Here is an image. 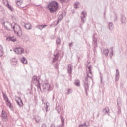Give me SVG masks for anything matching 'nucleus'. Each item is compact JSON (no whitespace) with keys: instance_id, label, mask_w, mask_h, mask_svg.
Wrapping results in <instances>:
<instances>
[{"instance_id":"1","label":"nucleus","mask_w":127,"mask_h":127,"mask_svg":"<svg viewBox=\"0 0 127 127\" xmlns=\"http://www.w3.org/2000/svg\"><path fill=\"white\" fill-rule=\"evenodd\" d=\"M3 25L6 30L10 31L11 29H13L14 32L16 33L18 36H21L22 35L21 28H20V26L18 24H16V23H11L8 21H6L3 22Z\"/></svg>"},{"instance_id":"2","label":"nucleus","mask_w":127,"mask_h":127,"mask_svg":"<svg viewBox=\"0 0 127 127\" xmlns=\"http://www.w3.org/2000/svg\"><path fill=\"white\" fill-rule=\"evenodd\" d=\"M88 69L89 70L88 73H87V77H85L83 80V84L85 90V93L86 94V96H88V91H89V78L92 79L93 75L92 74V66L89 65L88 67Z\"/></svg>"},{"instance_id":"3","label":"nucleus","mask_w":127,"mask_h":127,"mask_svg":"<svg viewBox=\"0 0 127 127\" xmlns=\"http://www.w3.org/2000/svg\"><path fill=\"white\" fill-rule=\"evenodd\" d=\"M47 8L49 9L50 13H54L59 8V4L56 1H53L48 3Z\"/></svg>"},{"instance_id":"4","label":"nucleus","mask_w":127,"mask_h":127,"mask_svg":"<svg viewBox=\"0 0 127 127\" xmlns=\"http://www.w3.org/2000/svg\"><path fill=\"white\" fill-rule=\"evenodd\" d=\"M43 89L44 91H45V92H47V91L50 92V91L53 90V86H52V85L49 84L48 80H46V81H44L43 84Z\"/></svg>"},{"instance_id":"5","label":"nucleus","mask_w":127,"mask_h":127,"mask_svg":"<svg viewBox=\"0 0 127 127\" xmlns=\"http://www.w3.org/2000/svg\"><path fill=\"white\" fill-rule=\"evenodd\" d=\"M31 83L34 84V85H35L37 87L38 89H40V90H41V87H40V83H39V80L37 79V76H34L33 77Z\"/></svg>"},{"instance_id":"6","label":"nucleus","mask_w":127,"mask_h":127,"mask_svg":"<svg viewBox=\"0 0 127 127\" xmlns=\"http://www.w3.org/2000/svg\"><path fill=\"white\" fill-rule=\"evenodd\" d=\"M13 50L17 54H22L24 52V49L20 47L16 48Z\"/></svg>"},{"instance_id":"7","label":"nucleus","mask_w":127,"mask_h":127,"mask_svg":"<svg viewBox=\"0 0 127 127\" xmlns=\"http://www.w3.org/2000/svg\"><path fill=\"white\" fill-rule=\"evenodd\" d=\"M3 3H4V5H6V7H7V8L10 10V11H13V8L10 6V5H9L7 0H3Z\"/></svg>"},{"instance_id":"8","label":"nucleus","mask_w":127,"mask_h":127,"mask_svg":"<svg viewBox=\"0 0 127 127\" xmlns=\"http://www.w3.org/2000/svg\"><path fill=\"white\" fill-rule=\"evenodd\" d=\"M86 16H87V13H85V12L82 11L81 14L80 18H81V22L82 23H84L86 21Z\"/></svg>"},{"instance_id":"9","label":"nucleus","mask_w":127,"mask_h":127,"mask_svg":"<svg viewBox=\"0 0 127 127\" xmlns=\"http://www.w3.org/2000/svg\"><path fill=\"white\" fill-rule=\"evenodd\" d=\"M60 55V54L59 53V52H58L56 54L54 53V58L53 59V62H56L57 60H58V58L59 57V56Z\"/></svg>"},{"instance_id":"10","label":"nucleus","mask_w":127,"mask_h":127,"mask_svg":"<svg viewBox=\"0 0 127 127\" xmlns=\"http://www.w3.org/2000/svg\"><path fill=\"white\" fill-rule=\"evenodd\" d=\"M120 19L122 24H126L127 22V19L126 18V17H125V16L121 15Z\"/></svg>"},{"instance_id":"11","label":"nucleus","mask_w":127,"mask_h":127,"mask_svg":"<svg viewBox=\"0 0 127 127\" xmlns=\"http://www.w3.org/2000/svg\"><path fill=\"white\" fill-rule=\"evenodd\" d=\"M16 3L17 6L23 8V7H21V5H22V4L23 3V1L22 0H16Z\"/></svg>"},{"instance_id":"12","label":"nucleus","mask_w":127,"mask_h":127,"mask_svg":"<svg viewBox=\"0 0 127 127\" xmlns=\"http://www.w3.org/2000/svg\"><path fill=\"white\" fill-rule=\"evenodd\" d=\"M93 44H94V47H97V37H96V34H94L93 35Z\"/></svg>"},{"instance_id":"13","label":"nucleus","mask_w":127,"mask_h":127,"mask_svg":"<svg viewBox=\"0 0 127 127\" xmlns=\"http://www.w3.org/2000/svg\"><path fill=\"white\" fill-rule=\"evenodd\" d=\"M73 71V65L71 64H68L67 67V72L68 74H71Z\"/></svg>"},{"instance_id":"14","label":"nucleus","mask_w":127,"mask_h":127,"mask_svg":"<svg viewBox=\"0 0 127 127\" xmlns=\"http://www.w3.org/2000/svg\"><path fill=\"white\" fill-rule=\"evenodd\" d=\"M24 27L26 28V29H27L28 30H30L31 28H32V26H31V24L30 23H27L25 24L24 25Z\"/></svg>"},{"instance_id":"15","label":"nucleus","mask_w":127,"mask_h":127,"mask_svg":"<svg viewBox=\"0 0 127 127\" xmlns=\"http://www.w3.org/2000/svg\"><path fill=\"white\" fill-rule=\"evenodd\" d=\"M115 81H119L120 79V72L118 69H116Z\"/></svg>"},{"instance_id":"16","label":"nucleus","mask_w":127,"mask_h":127,"mask_svg":"<svg viewBox=\"0 0 127 127\" xmlns=\"http://www.w3.org/2000/svg\"><path fill=\"white\" fill-rule=\"evenodd\" d=\"M7 41H12V42H15L16 41V38H14L13 37H9L6 38Z\"/></svg>"},{"instance_id":"17","label":"nucleus","mask_w":127,"mask_h":127,"mask_svg":"<svg viewBox=\"0 0 127 127\" xmlns=\"http://www.w3.org/2000/svg\"><path fill=\"white\" fill-rule=\"evenodd\" d=\"M46 26H47V25H38L37 26V28L40 29V30H42V29L46 27Z\"/></svg>"},{"instance_id":"18","label":"nucleus","mask_w":127,"mask_h":127,"mask_svg":"<svg viewBox=\"0 0 127 127\" xmlns=\"http://www.w3.org/2000/svg\"><path fill=\"white\" fill-rule=\"evenodd\" d=\"M55 109L58 114H61V107L59 105H56Z\"/></svg>"},{"instance_id":"19","label":"nucleus","mask_w":127,"mask_h":127,"mask_svg":"<svg viewBox=\"0 0 127 127\" xmlns=\"http://www.w3.org/2000/svg\"><path fill=\"white\" fill-rule=\"evenodd\" d=\"M109 29L110 31H112L114 29V24L112 22H109L108 24Z\"/></svg>"},{"instance_id":"20","label":"nucleus","mask_w":127,"mask_h":127,"mask_svg":"<svg viewBox=\"0 0 127 127\" xmlns=\"http://www.w3.org/2000/svg\"><path fill=\"white\" fill-rule=\"evenodd\" d=\"M2 117L3 120H6V118H7V116L6 115V113L3 110L2 111Z\"/></svg>"},{"instance_id":"21","label":"nucleus","mask_w":127,"mask_h":127,"mask_svg":"<svg viewBox=\"0 0 127 127\" xmlns=\"http://www.w3.org/2000/svg\"><path fill=\"white\" fill-rule=\"evenodd\" d=\"M102 112L104 113V114H108V113L110 112V109H109V107H106L103 110Z\"/></svg>"},{"instance_id":"22","label":"nucleus","mask_w":127,"mask_h":127,"mask_svg":"<svg viewBox=\"0 0 127 127\" xmlns=\"http://www.w3.org/2000/svg\"><path fill=\"white\" fill-rule=\"evenodd\" d=\"M34 120H35V121L37 123L40 122V120H41V118L39 116H37L35 117L34 118Z\"/></svg>"},{"instance_id":"23","label":"nucleus","mask_w":127,"mask_h":127,"mask_svg":"<svg viewBox=\"0 0 127 127\" xmlns=\"http://www.w3.org/2000/svg\"><path fill=\"white\" fill-rule=\"evenodd\" d=\"M3 55V48L2 46L0 45V56H2Z\"/></svg>"},{"instance_id":"24","label":"nucleus","mask_w":127,"mask_h":127,"mask_svg":"<svg viewBox=\"0 0 127 127\" xmlns=\"http://www.w3.org/2000/svg\"><path fill=\"white\" fill-rule=\"evenodd\" d=\"M103 53L104 54H105V55L106 56V57H108V54H109V50L107 49H105L103 50Z\"/></svg>"},{"instance_id":"25","label":"nucleus","mask_w":127,"mask_h":127,"mask_svg":"<svg viewBox=\"0 0 127 127\" xmlns=\"http://www.w3.org/2000/svg\"><path fill=\"white\" fill-rule=\"evenodd\" d=\"M6 102L7 103L8 107H9L10 109H12V104H11V102H10V101L8 100L6 101Z\"/></svg>"},{"instance_id":"26","label":"nucleus","mask_w":127,"mask_h":127,"mask_svg":"<svg viewBox=\"0 0 127 127\" xmlns=\"http://www.w3.org/2000/svg\"><path fill=\"white\" fill-rule=\"evenodd\" d=\"M21 62L22 63H23V64H26V63H27V60H26L25 57H23L21 59Z\"/></svg>"},{"instance_id":"27","label":"nucleus","mask_w":127,"mask_h":127,"mask_svg":"<svg viewBox=\"0 0 127 127\" xmlns=\"http://www.w3.org/2000/svg\"><path fill=\"white\" fill-rule=\"evenodd\" d=\"M117 105L118 107H120V106L122 105V100H121L120 98H117Z\"/></svg>"},{"instance_id":"28","label":"nucleus","mask_w":127,"mask_h":127,"mask_svg":"<svg viewBox=\"0 0 127 127\" xmlns=\"http://www.w3.org/2000/svg\"><path fill=\"white\" fill-rule=\"evenodd\" d=\"M3 97L4 98V100L5 101V102H7V101L9 100L8 99V98L7 97V96L6 95V94H5V93H3Z\"/></svg>"},{"instance_id":"29","label":"nucleus","mask_w":127,"mask_h":127,"mask_svg":"<svg viewBox=\"0 0 127 127\" xmlns=\"http://www.w3.org/2000/svg\"><path fill=\"white\" fill-rule=\"evenodd\" d=\"M60 43H61V39H60V37H58L56 39V44L58 45V44H60Z\"/></svg>"},{"instance_id":"30","label":"nucleus","mask_w":127,"mask_h":127,"mask_svg":"<svg viewBox=\"0 0 127 127\" xmlns=\"http://www.w3.org/2000/svg\"><path fill=\"white\" fill-rule=\"evenodd\" d=\"M16 102L17 103V104L18 105V106L20 107V108H21L22 107V104L20 103V102H19L18 100H16Z\"/></svg>"},{"instance_id":"31","label":"nucleus","mask_w":127,"mask_h":127,"mask_svg":"<svg viewBox=\"0 0 127 127\" xmlns=\"http://www.w3.org/2000/svg\"><path fill=\"white\" fill-rule=\"evenodd\" d=\"M61 2H62V3H67V2H68V1H69V0H60Z\"/></svg>"},{"instance_id":"32","label":"nucleus","mask_w":127,"mask_h":127,"mask_svg":"<svg viewBox=\"0 0 127 127\" xmlns=\"http://www.w3.org/2000/svg\"><path fill=\"white\" fill-rule=\"evenodd\" d=\"M64 17L63 16V15H59V17H58V19L59 20H62V19H63Z\"/></svg>"},{"instance_id":"33","label":"nucleus","mask_w":127,"mask_h":127,"mask_svg":"<svg viewBox=\"0 0 127 127\" xmlns=\"http://www.w3.org/2000/svg\"><path fill=\"white\" fill-rule=\"evenodd\" d=\"M69 94H72V89H67V95H69Z\"/></svg>"},{"instance_id":"34","label":"nucleus","mask_w":127,"mask_h":127,"mask_svg":"<svg viewBox=\"0 0 127 127\" xmlns=\"http://www.w3.org/2000/svg\"><path fill=\"white\" fill-rule=\"evenodd\" d=\"M61 121H62V126L63 127H64V122L65 121V119L64 118H62Z\"/></svg>"},{"instance_id":"35","label":"nucleus","mask_w":127,"mask_h":127,"mask_svg":"<svg viewBox=\"0 0 127 127\" xmlns=\"http://www.w3.org/2000/svg\"><path fill=\"white\" fill-rule=\"evenodd\" d=\"M74 84L77 87H79L80 86V82H75Z\"/></svg>"},{"instance_id":"36","label":"nucleus","mask_w":127,"mask_h":127,"mask_svg":"<svg viewBox=\"0 0 127 127\" xmlns=\"http://www.w3.org/2000/svg\"><path fill=\"white\" fill-rule=\"evenodd\" d=\"M18 98L19 99L20 102V103L21 104V105H22V106L23 107V102L22 101V99L21 98H20V97H18Z\"/></svg>"},{"instance_id":"37","label":"nucleus","mask_w":127,"mask_h":127,"mask_svg":"<svg viewBox=\"0 0 127 127\" xmlns=\"http://www.w3.org/2000/svg\"><path fill=\"white\" fill-rule=\"evenodd\" d=\"M78 4H79L78 2H77L74 4V8H78V6H77V5H78Z\"/></svg>"},{"instance_id":"38","label":"nucleus","mask_w":127,"mask_h":127,"mask_svg":"<svg viewBox=\"0 0 127 127\" xmlns=\"http://www.w3.org/2000/svg\"><path fill=\"white\" fill-rule=\"evenodd\" d=\"M61 15H63L64 17V16H66V12H63Z\"/></svg>"},{"instance_id":"39","label":"nucleus","mask_w":127,"mask_h":127,"mask_svg":"<svg viewBox=\"0 0 127 127\" xmlns=\"http://www.w3.org/2000/svg\"><path fill=\"white\" fill-rule=\"evenodd\" d=\"M111 51H112V52H111V53L110 54V57H113V49H111Z\"/></svg>"},{"instance_id":"40","label":"nucleus","mask_w":127,"mask_h":127,"mask_svg":"<svg viewBox=\"0 0 127 127\" xmlns=\"http://www.w3.org/2000/svg\"><path fill=\"white\" fill-rule=\"evenodd\" d=\"M83 126H85V127H89V124H87V122H84Z\"/></svg>"},{"instance_id":"41","label":"nucleus","mask_w":127,"mask_h":127,"mask_svg":"<svg viewBox=\"0 0 127 127\" xmlns=\"http://www.w3.org/2000/svg\"><path fill=\"white\" fill-rule=\"evenodd\" d=\"M100 82H101V83H102V82L103 81V77L102 76V75H101V74L100 75Z\"/></svg>"},{"instance_id":"42","label":"nucleus","mask_w":127,"mask_h":127,"mask_svg":"<svg viewBox=\"0 0 127 127\" xmlns=\"http://www.w3.org/2000/svg\"><path fill=\"white\" fill-rule=\"evenodd\" d=\"M41 127H46V124H42Z\"/></svg>"},{"instance_id":"43","label":"nucleus","mask_w":127,"mask_h":127,"mask_svg":"<svg viewBox=\"0 0 127 127\" xmlns=\"http://www.w3.org/2000/svg\"><path fill=\"white\" fill-rule=\"evenodd\" d=\"M115 19H114V21H117V18H118V17L117 16V15H115Z\"/></svg>"},{"instance_id":"44","label":"nucleus","mask_w":127,"mask_h":127,"mask_svg":"<svg viewBox=\"0 0 127 127\" xmlns=\"http://www.w3.org/2000/svg\"><path fill=\"white\" fill-rule=\"evenodd\" d=\"M72 45H73V43H70L69 44V47H72Z\"/></svg>"},{"instance_id":"45","label":"nucleus","mask_w":127,"mask_h":127,"mask_svg":"<svg viewBox=\"0 0 127 127\" xmlns=\"http://www.w3.org/2000/svg\"><path fill=\"white\" fill-rule=\"evenodd\" d=\"M45 109H46V111L48 112V107H47V106L46 107Z\"/></svg>"},{"instance_id":"46","label":"nucleus","mask_w":127,"mask_h":127,"mask_svg":"<svg viewBox=\"0 0 127 127\" xmlns=\"http://www.w3.org/2000/svg\"><path fill=\"white\" fill-rule=\"evenodd\" d=\"M78 127H84V125L81 124V125H80Z\"/></svg>"},{"instance_id":"47","label":"nucleus","mask_w":127,"mask_h":127,"mask_svg":"<svg viewBox=\"0 0 127 127\" xmlns=\"http://www.w3.org/2000/svg\"><path fill=\"white\" fill-rule=\"evenodd\" d=\"M14 64L15 65L16 64H17V61H14Z\"/></svg>"},{"instance_id":"48","label":"nucleus","mask_w":127,"mask_h":127,"mask_svg":"<svg viewBox=\"0 0 127 127\" xmlns=\"http://www.w3.org/2000/svg\"><path fill=\"white\" fill-rule=\"evenodd\" d=\"M11 18L12 19H13L14 18V16H11Z\"/></svg>"},{"instance_id":"49","label":"nucleus","mask_w":127,"mask_h":127,"mask_svg":"<svg viewBox=\"0 0 127 127\" xmlns=\"http://www.w3.org/2000/svg\"><path fill=\"white\" fill-rule=\"evenodd\" d=\"M59 20H60L58 19V20H57V24H58L59 23Z\"/></svg>"},{"instance_id":"50","label":"nucleus","mask_w":127,"mask_h":127,"mask_svg":"<svg viewBox=\"0 0 127 127\" xmlns=\"http://www.w3.org/2000/svg\"><path fill=\"white\" fill-rule=\"evenodd\" d=\"M53 100H54V94L53 96Z\"/></svg>"},{"instance_id":"51","label":"nucleus","mask_w":127,"mask_h":127,"mask_svg":"<svg viewBox=\"0 0 127 127\" xmlns=\"http://www.w3.org/2000/svg\"><path fill=\"white\" fill-rule=\"evenodd\" d=\"M0 7H2V6H1V5L0 4Z\"/></svg>"},{"instance_id":"52","label":"nucleus","mask_w":127,"mask_h":127,"mask_svg":"<svg viewBox=\"0 0 127 127\" xmlns=\"http://www.w3.org/2000/svg\"><path fill=\"white\" fill-rule=\"evenodd\" d=\"M29 94H31V92H29Z\"/></svg>"},{"instance_id":"53","label":"nucleus","mask_w":127,"mask_h":127,"mask_svg":"<svg viewBox=\"0 0 127 127\" xmlns=\"http://www.w3.org/2000/svg\"><path fill=\"white\" fill-rule=\"evenodd\" d=\"M61 127V126H58V127Z\"/></svg>"}]
</instances>
